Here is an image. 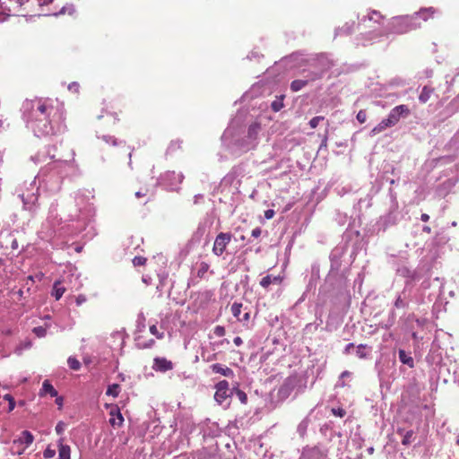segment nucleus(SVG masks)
<instances>
[{
    "mask_svg": "<svg viewBox=\"0 0 459 459\" xmlns=\"http://www.w3.org/2000/svg\"><path fill=\"white\" fill-rule=\"evenodd\" d=\"M420 26V22H413L411 16H399L392 18L387 24L385 31L380 35L395 33L403 34L411 30H416Z\"/></svg>",
    "mask_w": 459,
    "mask_h": 459,
    "instance_id": "1",
    "label": "nucleus"
},
{
    "mask_svg": "<svg viewBox=\"0 0 459 459\" xmlns=\"http://www.w3.org/2000/svg\"><path fill=\"white\" fill-rule=\"evenodd\" d=\"M232 239V234L230 232H220L214 240L212 247V253L221 256L226 251L228 245L230 243Z\"/></svg>",
    "mask_w": 459,
    "mask_h": 459,
    "instance_id": "2",
    "label": "nucleus"
},
{
    "mask_svg": "<svg viewBox=\"0 0 459 459\" xmlns=\"http://www.w3.org/2000/svg\"><path fill=\"white\" fill-rule=\"evenodd\" d=\"M49 106L42 100H38L36 103L31 104V120L35 121H48Z\"/></svg>",
    "mask_w": 459,
    "mask_h": 459,
    "instance_id": "3",
    "label": "nucleus"
},
{
    "mask_svg": "<svg viewBox=\"0 0 459 459\" xmlns=\"http://www.w3.org/2000/svg\"><path fill=\"white\" fill-rule=\"evenodd\" d=\"M410 114V109L406 105H399L394 107L389 113L388 117L385 118L386 122L391 127L394 126L402 117H407Z\"/></svg>",
    "mask_w": 459,
    "mask_h": 459,
    "instance_id": "4",
    "label": "nucleus"
},
{
    "mask_svg": "<svg viewBox=\"0 0 459 459\" xmlns=\"http://www.w3.org/2000/svg\"><path fill=\"white\" fill-rule=\"evenodd\" d=\"M297 385V377L294 376H290L287 377L282 385L278 389V396L281 400L287 399Z\"/></svg>",
    "mask_w": 459,
    "mask_h": 459,
    "instance_id": "5",
    "label": "nucleus"
},
{
    "mask_svg": "<svg viewBox=\"0 0 459 459\" xmlns=\"http://www.w3.org/2000/svg\"><path fill=\"white\" fill-rule=\"evenodd\" d=\"M215 389L214 399L219 404H221L230 396L229 383L226 380H221L216 384Z\"/></svg>",
    "mask_w": 459,
    "mask_h": 459,
    "instance_id": "6",
    "label": "nucleus"
},
{
    "mask_svg": "<svg viewBox=\"0 0 459 459\" xmlns=\"http://www.w3.org/2000/svg\"><path fill=\"white\" fill-rule=\"evenodd\" d=\"M109 411V424L113 428H119L123 425L124 418L117 405H108Z\"/></svg>",
    "mask_w": 459,
    "mask_h": 459,
    "instance_id": "7",
    "label": "nucleus"
},
{
    "mask_svg": "<svg viewBox=\"0 0 459 459\" xmlns=\"http://www.w3.org/2000/svg\"><path fill=\"white\" fill-rule=\"evenodd\" d=\"M152 368L155 371L166 372L173 368V363L166 358L157 357L153 359Z\"/></svg>",
    "mask_w": 459,
    "mask_h": 459,
    "instance_id": "8",
    "label": "nucleus"
},
{
    "mask_svg": "<svg viewBox=\"0 0 459 459\" xmlns=\"http://www.w3.org/2000/svg\"><path fill=\"white\" fill-rule=\"evenodd\" d=\"M435 13L436 10L433 7L422 8L411 15V18L415 22H420V20L427 22L429 19L433 18Z\"/></svg>",
    "mask_w": 459,
    "mask_h": 459,
    "instance_id": "9",
    "label": "nucleus"
},
{
    "mask_svg": "<svg viewBox=\"0 0 459 459\" xmlns=\"http://www.w3.org/2000/svg\"><path fill=\"white\" fill-rule=\"evenodd\" d=\"M211 369L215 374H221L227 377H233L234 372L231 368L220 363H215L211 366Z\"/></svg>",
    "mask_w": 459,
    "mask_h": 459,
    "instance_id": "10",
    "label": "nucleus"
},
{
    "mask_svg": "<svg viewBox=\"0 0 459 459\" xmlns=\"http://www.w3.org/2000/svg\"><path fill=\"white\" fill-rule=\"evenodd\" d=\"M321 77L320 74H315L310 79L308 80H294L290 83V90L294 92L300 91L302 88L307 85L309 81H315L316 79H319Z\"/></svg>",
    "mask_w": 459,
    "mask_h": 459,
    "instance_id": "11",
    "label": "nucleus"
},
{
    "mask_svg": "<svg viewBox=\"0 0 459 459\" xmlns=\"http://www.w3.org/2000/svg\"><path fill=\"white\" fill-rule=\"evenodd\" d=\"M282 281H283V277H281V275H277V276L266 275V276L263 277L262 280L260 281V285L264 289H267L272 283L281 284L282 282Z\"/></svg>",
    "mask_w": 459,
    "mask_h": 459,
    "instance_id": "12",
    "label": "nucleus"
},
{
    "mask_svg": "<svg viewBox=\"0 0 459 459\" xmlns=\"http://www.w3.org/2000/svg\"><path fill=\"white\" fill-rule=\"evenodd\" d=\"M71 448L68 445L64 444V438L58 440V459H71Z\"/></svg>",
    "mask_w": 459,
    "mask_h": 459,
    "instance_id": "13",
    "label": "nucleus"
},
{
    "mask_svg": "<svg viewBox=\"0 0 459 459\" xmlns=\"http://www.w3.org/2000/svg\"><path fill=\"white\" fill-rule=\"evenodd\" d=\"M40 395L50 394L51 397L57 396V391L54 388V386L50 384L48 380H45L42 384V388L40 390Z\"/></svg>",
    "mask_w": 459,
    "mask_h": 459,
    "instance_id": "14",
    "label": "nucleus"
},
{
    "mask_svg": "<svg viewBox=\"0 0 459 459\" xmlns=\"http://www.w3.org/2000/svg\"><path fill=\"white\" fill-rule=\"evenodd\" d=\"M434 92V88L430 87V86H424L422 88V91L419 96V100L421 102V103H426L431 97V95L433 94Z\"/></svg>",
    "mask_w": 459,
    "mask_h": 459,
    "instance_id": "15",
    "label": "nucleus"
},
{
    "mask_svg": "<svg viewBox=\"0 0 459 459\" xmlns=\"http://www.w3.org/2000/svg\"><path fill=\"white\" fill-rule=\"evenodd\" d=\"M65 292V288L62 286L60 281H55L53 285L52 295L55 297L56 300H59L64 293Z\"/></svg>",
    "mask_w": 459,
    "mask_h": 459,
    "instance_id": "16",
    "label": "nucleus"
},
{
    "mask_svg": "<svg viewBox=\"0 0 459 459\" xmlns=\"http://www.w3.org/2000/svg\"><path fill=\"white\" fill-rule=\"evenodd\" d=\"M391 127L389 126V124L386 122L385 119H383L379 124H377L371 131H370V135L371 136H375L377 134H381L382 132H384L385 129Z\"/></svg>",
    "mask_w": 459,
    "mask_h": 459,
    "instance_id": "17",
    "label": "nucleus"
},
{
    "mask_svg": "<svg viewBox=\"0 0 459 459\" xmlns=\"http://www.w3.org/2000/svg\"><path fill=\"white\" fill-rule=\"evenodd\" d=\"M155 344V341L153 339H150V340H147V341H143L142 340V337L139 336L137 339H136V347L138 349H151L154 346Z\"/></svg>",
    "mask_w": 459,
    "mask_h": 459,
    "instance_id": "18",
    "label": "nucleus"
},
{
    "mask_svg": "<svg viewBox=\"0 0 459 459\" xmlns=\"http://www.w3.org/2000/svg\"><path fill=\"white\" fill-rule=\"evenodd\" d=\"M210 265L206 262H201L199 267L196 272V276L199 279H204L206 277V273L209 271Z\"/></svg>",
    "mask_w": 459,
    "mask_h": 459,
    "instance_id": "19",
    "label": "nucleus"
},
{
    "mask_svg": "<svg viewBox=\"0 0 459 459\" xmlns=\"http://www.w3.org/2000/svg\"><path fill=\"white\" fill-rule=\"evenodd\" d=\"M399 359L403 364H406L411 368L413 367V359L411 356L407 355L404 351H399Z\"/></svg>",
    "mask_w": 459,
    "mask_h": 459,
    "instance_id": "20",
    "label": "nucleus"
},
{
    "mask_svg": "<svg viewBox=\"0 0 459 459\" xmlns=\"http://www.w3.org/2000/svg\"><path fill=\"white\" fill-rule=\"evenodd\" d=\"M20 439L22 443H24L28 446L32 444L34 437H33V435L30 431L24 430V431H22V437Z\"/></svg>",
    "mask_w": 459,
    "mask_h": 459,
    "instance_id": "21",
    "label": "nucleus"
},
{
    "mask_svg": "<svg viewBox=\"0 0 459 459\" xmlns=\"http://www.w3.org/2000/svg\"><path fill=\"white\" fill-rule=\"evenodd\" d=\"M242 304L241 303H238V302H234L232 305H231V307H230V311L232 313V315L238 320L239 317H240V315H241V311H242Z\"/></svg>",
    "mask_w": 459,
    "mask_h": 459,
    "instance_id": "22",
    "label": "nucleus"
},
{
    "mask_svg": "<svg viewBox=\"0 0 459 459\" xmlns=\"http://www.w3.org/2000/svg\"><path fill=\"white\" fill-rule=\"evenodd\" d=\"M413 438H414L413 430H408L407 432L404 433V435L403 437L402 444L403 446H409L411 443Z\"/></svg>",
    "mask_w": 459,
    "mask_h": 459,
    "instance_id": "23",
    "label": "nucleus"
},
{
    "mask_svg": "<svg viewBox=\"0 0 459 459\" xmlns=\"http://www.w3.org/2000/svg\"><path fill=\"white\" fill-rule=\"evenodd\" d=\"M119 388H120L119 385L113 384L108 387L106 394L111 395L113 397H117L119 394Z\"/></svg>",
    "mask_w": 459,
    "mask_h": 459,
    "instance_id": "24",
    "label": "nucleus"
},
{
    "mask_svg": "<svg viewBox=\"0 0 459 459\" xmlns=\"http://www.w3.org/2000/svg\"><path fill=\"white\" fill-rule=\"evenodd\" d=\"M67 363H68L69 368L73 370H79L81 368L80 361L74 357H69L67 359Z\"/></svg>",
    "mask_w": 459,
    "mask_h": 459,
    "instance_id": "25",
    "label": "nucleus"
},
{
    "mask_svg": "<svg viewBox=\"0 0 459 459\" xmlns=\"http://www.w3.org/2000/svg\"><path fill=\"white\" fill-rule=\"evenodd\" d=\"M367 348L366 344H359L357 346L356 353L359 359H366L368 357V352L365 351Z\"/></svg>",
    "mask_w": 459,
    "mask_h": 459,
    "instance_id": "26",
    "label": "nucleus"
},
{
    "mask_svg": "<svg viewBox=\"0 0 459 459\" xmlns=\"http://www.w3.org/2000/svg\"><path fill=\"white\" fill-rule=\"evenodd\" d=\"M282 100H283V96H281L280 100H276L272 102L271 107L274 112H278L283 108Z\"/></svg>",
    "mask_w": 459,
    "mask_h": 459,
    "instance_id": "27",
    "label": "nucleus"
},
{
    "mask_svg": "<svg viewBox=\"0 0 459 459\" xmlns=\"http://www.w3.org/2000/svg\"><path fill=\"white\" fill-rule=\"evenodd\" d=\"M149 330H150V333L152 335L156 336L157 339L161 340L164 338V333L160 332L155 325H151Z\"/></svg>",
    "mask_w": 459,
    "mask_h": 459,
    "instance_id": "28",
    "label": "nucleus"
},
{
    "mask_svg": "<svg viewBox=\"0 0 459 459\" xmlns=\"http://www.w3.org/2000/svg\"><path fill=\"white\" fill-rule=\"evenodd\" d=\"M383 16L381 15L380 13L377 12V11H373L370 13V14L368 15V20L369 21H374L376 22H380L381 20H383Z\"/></svg>",
    "mask_w": 459,
    "mask_h": 459,
    "instance_id": "29",
    "label": "nucleus"
},
{
    "mask_svg": "<svg viewBox=\"0 0 459 459\" xmlns=\"http://www.w3.org/2000/svg\"><path fill=\"white\" fill-rule=\"evenodd\" d=\"M147 259L144 256H134L133 259V264L134 266H143L146 264Z\"/></svg>",
    "mask_w": 459,
    "mask_h": 459,
    "instance_id": "30",
    "label": "nucleus"
},
{
    "mask_svg": "<svg viewBox=\"0 0 459 459\" xmlns=\"http://www.w3.org/2000/svg\"><path fill=\"white\" fill-rule=\"evenodd\" d=\"M325 119V117L323 116H317V117H313L310 121H309V126L311 128H316L319 122L323 121Z\"/></svg>",
    "mask_w": 459,
    "mask_h": 459,
    "instance_id": "31",
    "label": "nucleus"
},
{
    "mask_svg": "<svg viewBox=\"0 0 459 459\" xmlns=\"http://www.w3.org/2000/svg\"><path fill=\"white\" fill-rule=\"evenodd\" d=\"M33 333L38 337H44L47 334V329L44 328L43 326H37L33 328Z\"/></svg>",
    "mask_w": 459,
    "mask_h": 459,
    "instance_id": "32",
    "label": "nucleus"
},
{
    "mask_svg": "<svg viewBox=\"0 0 459 459\" xmlns=\"http://www.w3.org/2000/svg\"><path fill=\"white\" fill-rule=\"evenodd\" d=\"M260 130V126L257 123L252 124L248 128V134L252 136L253 134H256Z\"/></svg>",
    "mask_w": 459,
    "mask_h": 459,
    "instance_id": "33",
    "label": "nucleus"
},
{
    "mask_svg": "<svg viewBox=\"0 0 459 459\" xmlns=\"http://www.w3.org/2000/svg\"><path fill=\"white\" fill-rule=\"evenodd\" d=\"M357 120L360 123V124H363L366 122L367 120V113L365 110H359L357 114V117H356Z\"/></svg>",
    "mask_w": 459,
    "mask_h": 459,
    "instance_id": "34",
    "label": "nucleus"
},
{
    "mask_svg": "<svg viewBox=\"0 0 459 459\" xmlns=\"http://www.w3.org/2000/svg\"><path fill=\"white\" fill-rule=\"evenodd\" d=\"M56 455V450L50 448L49 446L46 448V450L43 453V455L46 459H50L54 457Z\"/></svg>",
    "mask_w": 459,
    "mask_h": 459,
    "instance_id": "35",
    "label": "nucleus"
},
{
    "mask_svg": "<svg viewBox=\"0 0 459 459\" xmlns=\"http://www.w3.org/2000/svg\"><path fill=\"white\" fill-rule=\"evenodd\" d=\"M237 395H238L239 401L242 403L246 404L247 403V394L244 391L238 390L237 391Z\"/></svg>",
    "mask_w": 459,
    "mask_h": 459,
    "instance_id": "36",
    "label": "nucleus"
},
{
    "mask_svg": "<svg viewBox=\"0 0 459 459\" xmlns=\"http://www.w3.org/2000/svg\"><path fill=\"white\" fill-rule=\"evenodd\" d=\"M43 277H44V273H36L35 275H30V276H28L27 280H28V281H32V282H34V281H35V280H37V281H40L43 279Z\"/></svg>",
    "mask_w": 459,
    "mask_h": 459,
    "instance_id": "37",
    "label": "nucleus"
},
{
    "mask_svg": "<svg viewBox=\"0 0 459 459\" xmlns=\"http://www.w3.org/2000/svg\"><path fill=\"white\" fill-rule=\"evenodd\" d=\"M214 333L216 336L218 337H221V336H224L225 335V328L223 326H221V325H217L215 328H214Z\"/></svg>",
    "mask_w": 459,
    "mask_h": 459,
    "instance_id": "38",
    "label": "nucleus"
},
{
    "mask_svg": "<svg viewBox=\"0 0 459 459\" xmlns=\"http://www.w3.org/2000/svg\"><path fill=\"white\" fill-rule=\"evenodd\" d=\"M65 423L63 421H59L56 426V432L58 434V435H62L64 430H65Z\"/></svg>",
    "mask_w": 459,
    "mask_h": 459,
    "instance_id": "39",
    "label": "nucleus"
},
{
    "mask_svg": "<svg viewBox=\"0 0 459 459\" xmlns=\"http://www.w3.org/2000/svg\"><path fill=\"white\" fill-rule=\"evenodd\" d=\"M56 397V404L58 406V409L61 410L64 404V398L62 396H55Z\"/></svg>",
    "mask_w": 459,
    "mask_h": 459,
    "instance_id": "40",
    "label": "nucleus"
},
{
    "mask_svg": "<svg viewBox=\"0 0 459 459\" xmlns=\"http://www.w3.org/2000/svg\"><path fill=\"white\" fill-rule=\"evenodd\" d=\"M274 214H275V212H274V211H273V210H272V209L266 210V211L264 212V217H265L266 219H268V220H270V219L273 218Z\"/></svg>",
    "mask_w": 459,
    "mask_h": 459,
    "instance_id": "41",
    "label": "nucleus"
},
{
    "mask_svg": "<svg viewBox=\"0 0 459 459\" xmlns=\"http://www.w3.org/2000/svg\"><path fill=\"white\" fill-rule=\"evenodd\" d=\"M261 233H262L261 229L257 227V228H255V229L252 230L251 235H252V237H254V238H258V237L261 235Z\"/></svg>",
    "mask_w": 459,
    "mask_h": 459,
    "instance_id": "42",
    "label": "nucleus"
},
{
    "mask_svg": "<svg viewBox=\"0 0 459 459\" xmlns=\"http://www.w3.org/2000/svg\"><path fill=\"white\" fill-rule=\"evenodd\" d=\"M333 412L334 415H338L340 417H343L345 415V411L343 409H333Z\"/></svg>",
    "mask_w": 459,
    "mask_h": 459,
    "instance_id": "43",
    "label": "nucleus"
},
{
    "mask_svg": "<svg viewBox=\"0 0 459 459\" xmlns=\"http://www.w3.org/2000/svg\"><path fill=\"white\" fill-rule=\"evenodd\" d=\"M354 348V344L352 342L347 344L344 348V353L349 354L351 352V350Z\"/></svg>",
    "mask_w": 459,
    "mask_h": 459,
    "instance_id": "44",
    "label": "nucleus"
},
{
    "mask_svg": "<svg viewBox=\"0 0 459 459\" xmlns=\"http://www.w3.org/2000/svg\"><path fill=\"white\" fill-rule=\"evenodd\" d=\"M250 318V314L248 312H246L244 315H243V317H239L238 321L239 322H247L248 321Z\"/></svg>",
    "mask_w": 459,
    "mask_h": 459,
    "instance_id": "45",
    "label": "nucleus"
},
{
    "mask_svg": "<svg viewBox=\"0 0 459 459\" xmlns=\"http://www.w3.org/2000/svg\"><path fill=\"white\" fill-rule=\"evenodd\" d=\"M233 342L236 346H240L243 343V341L239 336H237L234 338Z\"/></svg>",
    "mask_w": 459,
    "mask_h": 459,
    "instance_id": "46",
    "label": "nucleus"
},
{
    "mask_svg": "<svg viewBox=\"0 0 459 459\" xmlns=\"http://www.w3.org/2000/svg\"><path fill=\"white\" fill-rule=\"evenodd\" d=\"M15 407V401L13 399V397H10V402H9V411H13Z\"/></svg>",
    "mask_w": 459,
    "mask_h": 459,
    "instance_id": "47",
    "label": "nucleus"
},
{
    "mask_svg": "<svg viewBox=\"0 0 459 459\" xmlns=\"http://www.w3.org/2000/svg\"><path fill=\"white\" fill-rule=\"evenodd\" d=\"M420 220L426 222L429 220V216L427 213H422L420 216Z\"/></svg>",
    "mask_w": 459,
    "mask_h": 459,
    "instance_id": "48",
    "label": "nucleus"
},
{
    "mask_svg": "<svg viewBox=\"0 0 459 459\" xmlns=\"http://www.w3.org/2000/svg\"><path fill=\"white\" fill-rule=\"evenodd\" d=\"M145 195H146V191H144V192L138 191V192L135 193V196L137 198H140V197H143V196H145Z\"/></svg>",
    "mask_w": 459,
    "mask_h": 459,
    "instance_id": "49",
    "label": "nucleus"
},
{
    "mask_svg": "<svg viewBox=\"0 0 459 459\" xmlns=\"http://www.w3.org/2000/svg\"><path fill=\"white\" fill-rule=\"evenodd\" d=\"M85 300V298L82 297V296H78L77 299H76V302L78 305L82 304V302H83Z\"/></svg>",
    "mask_w": 459,
    "mask_h": 459,
    "instance_id": "50",
    "label": "nucleus"
},
{
    "mask_svg": "<svg viewBox=\"0 0 459 459\" xmlns=\"http://www.w3.org/2000/svg\"><path fill=\"white\" fill-rule=\"evenodd\" d=\"M351 375V373L347 370L343 371L342 374H341V377L343 378V377H347Z\"/></svg>",
    "mask_w": 459,
    "mask_h": 459,
    "instance_id": "51",
    "label": "nucleus"
},
{
    "mask_svg": "<svg viewBox=\"0 0 459 459\" xmlns=\"http://www.w3.org/2000/svg\"><path fill=\"white\" fill-rule=\"evenodd\" d=\"M423 231H424V232H427V233H430L431 229H430V227H429V226H425V227H423Z\"/></svg>",
    "mask_w": 459,
    "mask_h": 459,
    "instance_id": "52",
    "label": "nucleus"
},
{
    "mask_svg": "<svg viewBox=\"0 0 459 459\" xmlns=\"http://www.w3.org/2000/svg\"><path fill=\"white\" fill-rule=\"evenodd\" d=\"M10 397H13V396H12L11 394H5V395L4 396V398L5 400H7L8 402H10Z\"/></svg>",
    "mask_w": 459,
    "mask_h": 459,
    "instance_id": "53",
    "label": "nucleus"
},
{
    "mask_svg": "<svg viewBox=\"0 0 459 459\" xmlns=\"http://www.w3.org/2000/svg\"><path fill=\"white\" fill-rule=\"evenodd\" d=\"M4 334H7V335H10L12 334V331L11 330H7L5 332H4Z\"/></svg>",
    "mask_w": 459,
    "mask_h": 459,
    "instance_id": "54",
    "label": "nucleus"
},
{
    "mask_svg": "<svg viewBox=\"0 0 459 459\" xmlns=\"http://www.w3.org/2000/svg\"><path fill=\"white\" fill-rule=\"evenodd\" d=\"M399 301H400L399 299H397V300H396V302H395V306H396V307H398V305H400V302H399Z\"/></svg>",
    "mask_w": 459,
    "mask_h": 459,
    "instance_id": "55",
    "label": "nucleus"
},
{
    "mask_svg": "<svg viewBox=\"0 0 459 459\" xmlns=\"http://www.w3.org/2000/svg\"><path fill=\"white\" fill-rule=\"evenodd\" d=\"M399 301H400L399 299H397V300H396V302H395V306H396V307H398V305H400V302H399Z\"/></svg>",
    "mask_w": 459,
    "mask_h": 459,
    "instance_id": "56",
    "label": "nucleus"
},
{
    "mask_svg": "<svg viewBox=\"0 0 459 459\" xmlns=\"http://www.w3.org/2000/svg\"><path fill=\"white\" fill-rule=\"evenodd\" d=\"M412 337H413L414 339H416V338H417V335H416V333H412Z\"/></svg>",
    "mask_w": 459,
    "mask_h": 459,
    "instance_id": "57",
    "label": "nucleus"
}]
</instances>
